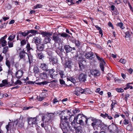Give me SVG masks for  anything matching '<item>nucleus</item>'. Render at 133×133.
<instances>
[{"mask_svg":"<svg viewBox=\"0 0 133 133\" xmlns=\"http://www.w3.org/2000/svg\"><path fill=\"white\" fill-rule=\"evenodd\" d=\"M61 127L63 131L66 132L68 128H70L69 127L68 122H61L60 124Z\"/></svg>","mask_w":133,"mask_h":133,"instance_id":"nucleus-3","label":"nucleus"},{"mask_svg":"<svg viewBox=\"0 0 133 133\" xmlns=\"http://www.w3.org/2000/svg\"><path fill=\"white\" fill-rule=\"evenodd\" d=\"M105 64V63L104 61H102L100 62V68L102 71H104V64Z\"/></svg>","mask_w":133,"mask_h":133,"instance_id":"nucleus-23","label":"nucleus"},{"mask_svg":"<svg viewBox=\"0 0 133 133\" xmlns=\"http://www.w3.org/2000/svg\"><path fill=\"white\" fill-rule=\"evenodd\" d=\"M85 56L87 58L90 59H92L95 57V55L91 52H89L86 53Z\"/></svg>","mask_w":133,"mask_h":133,"instance_id":"nucleus-12","label":"nucleus"},{"mask_svg":"<svg viewBox=\"0 0 133 133\" xmlns=\"http://www.w3.org/2000/svg\"><path fill=\"white\" fill-rule=\"evenodd\" d=\"M53 116V115L52 114H50L45 115L44 116H43L42 121H44L45 123H48Z\"/></svg>","mask_w":133,"mask_h":133,"instance_id":"nucleus-5","label":"nucleus"},{"mask_svg":"<svg viewBox=\"0 0 133 133\" xmlns=\"http://www.w3.org/2000/svg\"><path fill=\"white\" fill-rule=\"evenodd\" d=\"M72 64V62L69 60H68L66 61V62L65 64V68H70Z\"/></svg>","mask_w":133,"mask_h":133,"instance_id":"nucleus-18","label":"nucleus"},{"mask_svg":"<svg viewBox=\"0 0 133 133\" xmlns=\"http://www.w3.org/2000/svg\"><path fill=\"white\" fill-rule=\"evenodd\" d=\"M28 57L29 61V63H32V62L33 57L31 54H29L28 55Z\"/></svg>","mask_w":133,"mask_h":133,"instance_id":"nucleus-28","label":"nucleus"},{"mask_svg":"<svg viewBox=\"0 0 133 133\" xmlns=\"http://www.w3.org/2000/svg\"><path fill=\"white\" fill-rule=\"evenodd\" d=\"M119 62L123 64H125V63L126 61L125 59L121 58L120 59Z\"/></svg>","mask_w":133,"mask_h":133,"instance_id":"nucleus-51","label":"nucleus"},{"mask_svg":"<svg viewBox=\"0 0 133 133\" xmlns=\"http://www.w3.org/2000/svg\"><path fill=\"white\" fill-rule=\"evenodd\" d=\"M52 63L54 64H57L58 60L56 58H53L52 60Z\"/></svg>","mask_w":133,"mask_h":133,"instance_id":"nucleus-42","label":"nucleus"},{"mask_svg":"<svg viewBox=\"0 0 133 133\" xmlns=\"http://www.w3.org/2000/svg\"><path fill=\"white\" fill-rule=\"evenodd\" d=\"M67 114V111L66 110H64L61 111L60 114L62 115L61 117V122L63 123V122H68V120L69 118L68 116L66 115V114Z\"/></svg>","mask_w":133,"mask_h":133,"instance_id":"nucleus-2","label":"nucleus"},{"mask_svg":"<svg viewBox=\"0 0 133 133\" xmlns=\"http://www.w3.org/2000/svg\"><path fill=\"white\" fill-rule=\"evenodd\" d=\"M8 44L9 47L10 48L12 47L13 46V44L12 43H10L9 42H8Z\"/></svg>","mask_w":133,"mask_h":133,"instance_id":"nucleus-56","label":"nucleus"},{"mask_svg":"<svg viewBox=\"0 0 133 133\" xmlns=\"http://www.w3.org/2000/svg\"><path fill=\"white\" fill-rule=\"evenodd\" d=\"M75 44L76 46H79L80 44V43L78 41H76L75 42Z\"/></svg>","mask_w":133,"mask_h":133,"instance_id":"nucleus-61","label":"nucleus"},{"mask_svg":"<svg viewBox=\"0 0 133 133\" xmlns=\"http://www.w3.org/2000/svg\"><path fill=\"white\" fill-rule=\"evenodd\" d=\"M61 36L64 37H69V35L65 33H63L61 34Z\"/></svg>","mask_w":133,"mask_h":133,"instance_id":"nucleus-49","label":"nucleus"},{"mask_svg":"<svg viewBox=\"0 0 133 133\" xmlns=\"http://www.w3.org/2000/svg\"><path fill=\"white\" fill-rule=\"evenodd\" d=\"M76 59L77 61L80 62H83L84 61V59L83 58L80 56H78L76 57Z\"/></svg>","mask_w":133,"mask_h":133,"instance_id":"nucleus-24","label":"nucleus"},{"mask_svg":"<svg viewBox=\"0 0 133 133\" xmlns=\"http://www.w3.org/2000/svg\"><path fill=\"white\" fill-rule=\"evenodd\" d=\"M37 99L39 100V101H42L44 99L43 97H41V95H40L39 96L37 97Z\"/></svg>","mask_w":133,"mask_h":133,"instance_id":"nucleus-54","label":"nucleus"},{"mask_svg":"<svg viewBox=\"0 0 133 133\" xmlns=\"http://www.w3.org/2000/svg\"><path fill=\"white\" fill-rule=\"evenodd\" d=\"M71 125L72 127L76 130V133H81L82 131V127L79 126L77 127L76 126V124L73 122H72L71 123Z\"/></svg>","mask_w":133,"mask_h":133,"instance_id":"nucleus-4","label":"nucleus"},{"mask_svg":"<svg viewBox=\"0 0 133 133\" xmlns=\"http://www.w3.org/2000/svg\"><path fill=\"white\" fill-rule=\"evenodd\" d=\"M86 90L85 89H83L79 87H77L75 88V94L77 96L80 95V93L81 94H85L86 93Z\"/></svg>","mask_w":133,"mask_h":133,"instance_id":"nucleus-6","label":"nucleus"},{"mask_svg":"<svg viewBox=\"0 0 133 133\" xmlns=\"http://www.w3.org/2000/svg\"><path fill=\"white\" fill-rule=\"evenodd\" d=\"M64 49H65L66 53L70 52L72 50V48L68 45H65L64 47Z\"/></svg>","mask_w":133,"mask_h":133,"instance_id":"nucleus-20","label":"nucleus"},{"mask_svg":"<svg viewBox=\"0 0 133 133\" xmlns=\"http://www.w3.org/2000/svg\"><path fill=\"white\" fill-rule=\"evenodd\" d=\"M26 54H27L23 50L20 52L19 54V56L21 59H24Z\"/></svg>","mask_w":133,"mask_h":133,"instance_id":"nucleus-19","label":"nucleus"},{"mask_svg":"<svg viewBox=\"0 0 133 133\" xmlns=\"http://www.w3.org/2000/svg\"><path fill=\"white\" fill-rule=\"evenodd\" d=\"M125 34L126 35V36H125V37H128L130 36V33L128 31L126 32L125 33Z\"/></svg>","mask_w":133,"mask_h":133,"instance_id":"nucleus-57","label":"nucleus"},{"mask_svg":"<svg viewBox=\"0 0 133 133\" xmlns=\"http://www.w3.org/2000/svg\"><path fill=\"white\" fill-rule=\"evenodd\" d=\"M91 73L92 75H94L95 77L99 76L100 74L98 71L95 70H91Z\"/></svg>","mask_w":133,"mask_h":133,"instance_id":"nucleus-16","label":"nucleus"},{"mask_svg":"<svg viewBox=\"0 0 133 133\" xmlns=\"http://www.w3.org/2000/svg\"><path fill=\"white\" fill-rule=\"evenodd\" d=\"M42 6L41 4H37L36 5L34 6V9H37L38 8H41Z\"/></svg>","mask_w":133,"mask_h":133,"instance_id":"nucleus-45","label":"nucleus"},{"mask_svg":"<svg viewBox=\"0 0 133 133\" xmlns=\"http://www.w3.org/2000/svg\"><path fill=\"white\" fill-rule=\"evenodd\" d=\"M41 77L43 79H45L47 78V75L46 73L43 72L40 74V75Z\"/></svg>","mask_w":133,"mask_h":133,"instance_id":"nucleus-27","label":"nucleus"},{"mask_svg":"<svg viewBox=\"0 0 133 133\" xmlns=\"http://www.w3.org/2000/svg\"><path fill=\"white\" fill-rule=\"evenodd\" d=\"M52 40H54L56 43L55 44V45L56 46V43H60L62 42L61 39L59 38L57 34L54 33L52 36Z\"/></svg>","mask_w":133,"mask_h":133,"instance_id":"nucleus-7","label":"nucleus"},{"mask_svg":"<svg viewBox=\"0 0 133 133\" xmlns=\"http://www.w3.org/2000/svg\"><path fill=\"white\" fill-rule=\"evenodd\" d=\"M2 84H0V87H2L5 86L8 84L7 81L6 80H3L2 81Z\"/></svg>","mask_w":133,"mask_h":133,"instance_id":"nucleus-29","label":"nucleus"},{"mask_svg":"<svg viewBox=\"0 0 133 133\" xmlns=\"http://www.w3.org/2000/svg\"><path fill=\"white\" fill-rule=\"evenodd\" d=\"M96 58L98 60V61H100L102 62V61H104V59L102 58H101L99 57L97 54H96Z\"/></svg>","mask_w":133,"mask_h":133,"instance_id":"nucleus-48","label":"nucleus"},{"mask_svg":"<svg viewBox=\"0 0 133 133\" xmlns=\"http://www.w3.org/2000/svg\"><path fill=\"white\" fill-rule=\"evenodd\" d=\"M34 72L35 74H37L39 72L38 68L36 66L34 67L33 69Z\"/></svg>","mask_w":133,"mask_h":133,"instance_id":"nucleus-33","label":"nucleus"},{"mask_svg":"<svg viewBox=\"0 0 133 133\" xmlns=\"http://www.w3.org/2000/svg\"><path fill=\"white\" fill-rule=\"evenodd\" d=\"M50 40L51 39L50 37H46L43 41V42L44 44H46L49 42Z\"/></svg>","mask_w":133,"mask_h":133,"instance_id":"nucleus-30","label":"nucleus"},{"mask_svg":"<svg viewBox=\"0 0 133 133\" xmlns=\"http://www.w3.org/2000/svg\"><path fill=\"white\" fill-rule=\"evenodd\" d=\"M40 68L43 70L45 71H48V66L45 63H41L40 66Z\"/></svg>","mask_w":133,"mask_h":133,"instance_id":"nucleus-17","label":"nucleus"},{"mask_svg":"<svg viewBox=\"0 0 133 133\" xmlns=\"http://www.w3.org/2000/svg\"><path fill=\"white\" fill-rule=\"evenodd\" d=\"M28 31L29 34V33H31L33 34V35H35L37 33V31L34 30H28Z\"/></svg>","mask_w":133,"mask_h":133,"instance_id":"nucleus-32","label":"nucleus"},{"mask_svg":"<svg viewBox=\"0 0 133 133\" xmlns=\"http://www.w3.org/2000/svg\"><path fill=\"white\" fill-rule=\"evenodd\" d=\"M66 2L67 3L68 5H69L75 4V3L73 2L72 0H66Z\"/></svg>","mask_w":133,"mask_h":133,"instance_id":"nucleus-35","label":"nucleus"},{"mask_svg":"<svg viewBox=\"0 0 133 133\" xmlns=\"http://www.w3.org/2000/svg\"><path fill=\"white\" fill-rule=\"evenodd\" d=\"M123 123L125 125L128 124L129 123L128 121L126 119H125L123 121Z\"/></svg>","mask_w":133,"mask_h":133,"instance_id":"nucleus-59","label":"nucleus"},{"mask_svg":"<svg viewBox=\"0 0 133 133\" xmlns=\"http://www.w3.org/2000/svg\"><path fill=\"white\" fill-rule=\"evenodd\" d=\"M55 72V71L53 69L49 70V74L50 75V77L51 78H52L53 76L52 75V74H53Z\"/></svg>","mask_w":133,"mask_h":133,"instance_id":"nucleus-26","label":"nucleus"},{"mask_svg":"<svg viewBox=\"0 0 133 133\" xmlns=\"http://www.w3.org/2000/svg\"><path fill=\"white\" fill-rule=\"evenodd\" d=\"M41 95V97H43V98H44L46 96L47 94L46 93L42 92L41 94H40Z\"/></svg>","mask_w":133,"mask_h":133,"instance_id":"nucleus-47","label":"nucleus"},{"mask_svg":"<svg viewBox=\"0 0 133 133\" xmlns=\"http://www.w3.org/2000/svg\"><path fill=\"white\" fill-rule=\"evenodd\" d=\"M116 90L119 92H122L124 91L123 89L121 88H117L116 89Z\"/></svg>","mask_w":133,"mask_h":133,"instance_id":"nucleus-50","label":"nucleus"},{"mask_svg":"<svg viewBox=\"0 0 133 133\" xmlns=\"http://www.w3.org/2000/svg\"><path fill=\"white\" fill-rule=\"evenodd\" d=\"M5 64L6 66L8 67L9 68H10V63L9 61L7 60V58L6 59V62H5Z\"/></svg>","mask_w":133,"mask_h":133,"instance_id":"nucleus-41","label":"nucleus"},{"mask_svg":"<svg viewBox=\"0 0 133 133\" xmlns=\"http://www.w3.org/2000/svg\"><path fill=\"white\" fill-rule=\"evenodd\" d=\"M14 123L16 125H17L18 127L22 128L24 127V121L23 120L19 119V120L16 121Z\"/></svg>","mask_w":133,"mask_h":133,"instance_id":"nucleus-9","label":"nucleus"},{"mask_svg":"<svg viewBox=\"0 0 133 133\" xmlns=\"http://www.w3.org/2000/svg\"><path fill=\"white\" fill-rule=\"evenodd\" d=\"M8 46H6L3 48V53L4 54H5L8 51Z\"/></svg>","mask_w":133,"mask_h":133,"instance_id":"nucleus-46","label":"nucleus"},{"mask_svg":"<svg viewBox=\"0 0 133 133\" xmlns=\"http://www.w3.org/2000/svg\"><path fill=\"white\" fill-rule=\"evenodd\" d=\"M42 39L40 37H35L33 39V41L36 43H40Z\"/></svg>","mask_w":133,"mask_h":133,"instance_id":"nucleus-15","label":"nucleus"},{"mask_svg":"<svg viewBox=\"0 0 133 133\" xmlns=\"http://www.w3.org/2000/svg\"><path fill=\"white\" fill-rule=\"evenodd\" d=\"M130 84V83H128L127 84L126 87L124 88L125 90H126L129 88H130V89H132V86L130 85H129Z\"/></svg>","mask_w":133,"mask_h":133,"instance_id":"nucleus-34","label":"nucleus"},{"mask_svg":"<svg viewBox=\"0 0 133 133\" xmlns=\"http://www.w3.org/2000/svg\"><path fill=\"white\" fill-rule=\"evenodd\" d=\"M129 94H126L125 96V100L127 101V100L128 98L129 97Z\"/></svg>","mask_w":133,"mask_h":133,"instance_id":"nucleus-62","label":"nucleus"},{"mask_svg":"<svg viewBox=\"0 0 133 133\" xmlns=\"http://www.w3.org/2000/svg\"><path fill=\"white\" fill-rule=\"evenodd\" d=\"M41 34L44 37L46 36V37H49L52 35L51 34L45 32H43L41 33Z\"/></svg>","mask_w":133,"mask_h":133,"instance_id":"nucleus-22","label":"nucleus"},{"mask_svg":"<svg viewBox=\"0 0 133 133\" xmlns=\"http://www.w3.org/2000/svg\"><path fill=\"white\" fill-rule=\"evenodd\" d=\"M24 73L23 71L21 70H17L15 73L16 77L18 79L22 77Z\"/></svg>","mask_w":133,"mask_h":133,"instance_id":"nucleus-10","label":"nucleus"},{"mask_svg":"<svg viewBox=\"0 0 133 133\" xmlns=\"http://www.w3.org/2000/svg\"><path fill=\"white\" fill-rule=\"evenodd\" d=\"M2 95V96L0 98H3V97H7L8 96V95L6 94H1L0 95Z\"/></svg>","mask_w":133,"mask_h":133,"instance_id":"nucleus-58","label":"nucleus"},{"mask_svg":"<svg viewBox=\"0 0 133 133\" xmlns=\"http://www.w3.org/2000/svg\"><path fill=\"white\" fill-rule=\"evenodd\" d=\"M16 35H15L12 34L8 38V40L10 41H11L13 40V39L15 38Z\"/></svg>","mask_w":133,"mask_h":133,"instance_id":"nucleus-31","label":"nucleus"},{"mask_svg":"<svg viewBox=\"0 0 133 133\" xmlns=\"http://www.w3.org/2000/svg\"><path fill=\"white\" fill-rule=\"evenodd\" d=\"M6 128L7 131H9L10 129V128L9 124L6 126Z\"/></svg>","mask_w":133,"mask_h":133,"instance_id":"nucleus-63","label":"nucleus"},{"mask_svg":"<svg viewBox=\"0 0 133 133\" xmlns=\"http://www.w3.org/2000/svg\"><path fill=\"white\" fill-rule=\"evenodd\" d=\"M116 25L118 26H119L121 28L123 29L124 28V27L123 26V24L122 23H118Z\"/></svg>","mask_w":133,"mask_h":133,"instance_id":"nucleus-37","label":"nucleus"},{"mask_svg":"<svg viewBox=\"0 0 133 133\" xmlns=\"http://www.w3.org/2000/svg\"><path fill=\"white\" fill-rule=\"evenodd\" d=\"M26 48L28 52H30V50L31 49H32V48L30 47V44L29 43H28L26 45Z\"/></svg>","mask_w":133,"mask_h":133,"instance_id":"nucleus-38","label":"nucleus"},{"mask_svg":"<svg viewBox=\"0 0 133 133\" xmlns=\"http://www.w3.org/2000/svg\"><path fill=\"white\" fill-rule=\"evenodd\" d=\"M105 116L107 117L110 120H111L112 119V117L111 116L109 115L108 114H105Z\"/></svg>","mask_w":133,"mask_h":133,"instance_id":"nucleus-53","label":"nucleus"},{"mask_svg":"<svg viewBox=\"0 0 133 133\" xmlns=\"http://www.w3.org/2000/svg\"><path fill=\"white\" fill-rule=\"evenodd\" d=\"M37 118L36 117L29 118L28 120V123L30 125L37 124Z\"/></svg>","mask_w":133,"mask_h":133,"instance_id":"nucleus-8","label":"nucleus"},{"mask_svg":"<svg viewBox=\"0 0 133 133\" xmlns=\"http://www.w3.org/2000/svg\"><path fill=\"white\" fill-rule=\"evenodd\" d=\"M59 74L61 76V78H62L63 77V75L64 74H63V72L61 71H60L59 72Z\"/></svg>","mask_w":133,"mask_h":133,"instance_id":"nucleus-64","label":"nucleus"},{"mask_svg":"<svg viewBox=\"0 0 133 133\" xmlns=\"http://www.w3.org/2000/svg\"><path fill=\"white\" fill-rule=\"evenodd\" d=\"M96 120H93V122L91 124L92 125L94 129H95V127H96Z\"/></svg>","mask_w":133,"mask_h":133,"instance_id":"nucleus-39","label":"nucleus"},{"mask_svg":"<svg viewBox=\"0 0 133 133\" xmlns=\"http://www.w3.org/2000/svg\"><path fill=\"white\" fill-rule=\"evenodd\" d=\"M8 75H12V71L11 70L10 68H9V70L8 71Z\"/></svg>","mask_w":133,"mask_h":133,"instance_id":"nucleus-60","label":"nucleus"},{"mask_svg":"<svg viewBox=\"0 0 133 133\" xmlns=\"http://www.w3.org/2000/svg\"><path fill=\"white\" fill-rule=\"evenodd\" d=\"M116 104V102L115 101H112V103L111 105V110L113 109L114 107V105Z\"/></svg>","mask_w":133,"mask_h":133,"instance_id":"nucleus-43","label":"nucleus"},{"mask_svg":"<svg viewBox=\"0 0 133 133\" xmlns=\"http://www.w3.org/2000/svg\"><path fill=\"white\" fill-rule=\"evenodd\" d=\"M96 126H99L101 124V122L99 120H96Z\"/></svg>","mask_w":133,"mask_h":133,"instance_id":"nucleus-52","label":"nucleus"},{"mask_svg":"<svg viewBox=\"0 0 133 133\" xmlns=\"http://www.w3.org/2000/svg\"><path fill=\"white\" fill-rule=\"evenodd\" d=\"M129 131H131L132 130V127L131 124L128 125L126 128Z\"/></svg>","mask_w":133,"mask_h":133,"instance_id":"nucleus-36","label":"nucleus"},{"mask_svg":"<svg viewBox=\"0 0 133 133\" xmlns=\"http://www.w3.org/2000/svg\"><path fill=\"white\" fill-rule=\"evenodd\" d=\"M22 83V82L20 81L19 80H18L15 83V84L16 85L17 84L21 85Z\"/></svg>","mask_w":133,"mask_h":133,"instance_id":"nucleus-55","label":"nucleus"},{"mask_svg":"<svg viewBox=\"0 0 133 133\" xmlns=\"http://www.w3.org/2000/svg\"><path fill=\"white\" fill-rule=\"evenodd\" d=\"M38 56L40 59H42L44 57V55L42 53H40L38 54Z\"/></svg>","mask_w":133,"mask_h":133,"instance_id":"nucleus-44","label":"nucleus"},{"mask_svg":"<svg viewBox=\"0 0 133 133\" xmlns=\"http://www.w3.org/2000/svg\"><path fill=\"white\" fill-rule=\"evenodd\" d=\"M117 127L116 126L113 124H112L111 125H110L108 128L109 131L112 133L115 131Z\"/></svg>","mask_w":133,"mask_h":133,"instance_id":"nucleus-13","label":"nucleus"},{"mask_svg":"<svg viewBox=\"0 0 133 133\" xmlns=\"http://www.w3.org/2000/svg\"><path fill=\"white\" fill-rule=\"evenodd\" d=\"M7 42L5 39L1 38L0 39V45H2L3 46L6 45Z\"/></svg>","mask_w":133,"mask_h":133,"instance_id":"nucleus-21","label":"nucleus"},{"mask_svg":"<svg viewBox=\"0 0 133 133\" xmlns=\"http://www.w3.org/2000/svg\"><path fill=\"white\" fill-rule=\"evenodd\" d=\"M44 45L43 44H39L37 45V51H42L44 48Z\"/></svg>","mask_w":133,"mask_h":133,"instance_id":"nucleus-14","label":"nucleus"},{"mask_svg":"<svg viewBox=\"0 0 133 133\" xmlns=\"http://www.w3.org/2000/svg\"><path fill=\"white\" fill-rule=\"evenodd\" d=\"M26 41L25 39H23L21 41V46H23L26 44Z\"/></svg>","mask_w":133,"mask_h":133,"instance_id":"nucleus-40","label":"nucleus"},{"mask_svg":"<svg viewBox=\"0 0 133 133\" xmlns=\"http://www.w3.org/2000/svg\"><path fill=\"white\" fill-rule=\"evenodd\" d=\"M87 77V76L86 74L82 73L79 76V80L80 81L84 82L86 80Z\"/></svg>","mask_w":133,"mask_h":133,"instance_id":"nucleus-11","label":"nucleus"},{"mask_svg":"<svg viewBox=\"0 0 133 133\" xmlns=\"http://www.w3.org/2000/svg\"><path fill=\"white\" fill-rule=\"evenodd\" d=\"M18 34L20 35H22L23 36L25 37L28 35L29 34V33L28 31V30H27L25 31L24 32H22L20 31L19 33Z\"/></svg>","mask_w":133,"mask_h":133,"instance_id":"nucleus-25","label":"nucleus"},{"mask_svg":"<svg viewBox=\"0 0 133 133\" xmlns=\"http://www.w3.org/2000/svg\"><path fill=\"white\" fill-rule=\"evenodd\" d=\"M73 119H74L73 122H76L81 125H83L84 124V122L83 121L85 119V123L87 125L89 118H87L82 114H79L77 116L75 117L74 115L71 116L70 118V121H72Z\"/></svg>","mask_w":133,"mask_h":133,"instance_id":"nucleus-1","label":"nucleus"}]
</instances>
